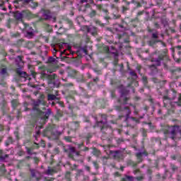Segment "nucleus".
Wrapping results in <instances>:
<instances>
[{
  "instance_id": "f257e3e1",
  "label": "nucleus",
  "mask_w": 181,
  "mask_h": 181,
  "mask_svg": "<svg viewBox=\"0 0 181 181\" xmlns=\"http://www.w3.org/2000/svg\"><path fill=\"white\" fill-rule=\"evenodd\" d=\"M41 105H46V102L43 100H37L33 101V111L35 112H37V115L40 117L41 119H43L44 121H47V119H49V117H50V114H52V110L50 109L46 110V108L43 107L42 110L44 111H42L39 107Z\"/></svg>"
},
{
  "instance_id": "f03ea898",
  "label": "nucleus",
  "mask_w": 181,
  "mask_h": 181,
  "mask_svg": "<svg viewBox=\"0 0 181 181\" xmlns=\"http://www.w3.org/2000/svg\"><path fill=\"white\" fill-rule=\"evenodd\" d=\"M30 74L33 78L38 77V78H40V80H42V81L47 80V84L49 86H53V87H56L57 88H59V83H56V82H54V80L57 78V74H47L46 72H45V71H42L41 73H37L35 71H30Z\"/></svg>"
},
{
  "instance_id": "7ed1b4c3",
  "label": "nucleus",
  "mask_w": 181,
  "mask_h": 181,
  "mask_svg": "<svg viewBox=\"0 0 181 181\" xmlns=\"http://www.w3.org/2000/svg\"><path fill=\"white\" fill-rule=\"evenodd\" d=\"M171 93L173 96L170 95V92L168 94V95L163 96V107L168 108L167 114L168 115H172V114H175V107H173V102L172 100H175L176 98V90L175 89H171Z\"/></svg>"
},
{
  "instance_id": "20e7f679",
  "label": "nucleus",
  "mask_w": 181,
  "mask_h": 181,
  "mask_svg": "<svg viewBox=\"0 0 181 181\" xmlns=\"http://www.w3.org/2000/svg\"><path fill=\"white\" fill-rule=\"evenodd\" d=\"M152 62H155V64H151L149 66L150 69L157 70L156 66H161L162 64L164 66V69L168 70L169 66L166 63L169 62V57L168 56V52L166 51H163L159 53L158 57L156 59H153Z\"/></svg>"
},
{
  "instance_id": "39448f33",
  "label": "nucleus",
  "mask_w": 181,
  "mask_h": 181,
  "mask_svg": "<svg viewBox=\"0 0 181 181\" xmlns=\"http://www.w3.org/2000/svg\"><path fill=\"white\" fill-rule=\"evenodd\" d=\"M180 113L181 114V110H180ZM177 122L176 125L174 126H165L163 129V134L164 135L168 136L169 138H171L173 141H175L176 139V134L177 132V130L179 128L181 127V122L175 119H173V122Z\"/></svg>"
},
{
  "instance_id": "423d86ee",
  "label": "nucleus",
  "mask_w": 181,
  "mask_h": 181,
  "mask_svg": "<svg viewBox=\"0 0 181 181\" xmlns=\"http://www.w3.org/2000/svg\"><path fill=\"white\" fill-rule=\"evenodd\" d=\"M43 136L47 138H53L54 136H60L62 132L57 131L56 129V124H49L42 132Z\"/></svg>"
},
{
  "instance_id": "0eeeda50",
  "label": "nucleus",
  "mask_w": 181,
  "mask_h": 181,
  "mask_svg": "<svg viewBox=\"0 0 181 181\" xmlns=\"http://www.w3.org/2000/svg\"><path fill=\"white\" fill-rule=\"evenodd\" d=\"M102 120L97 122L95 125L93 126V128H97V127H100V131L103 135H105L107 133V130L109 128H111L110 125H108V122H107V116L105 114L99 115Z\"/></svg>"
},
{
  "instance_id": "6e6552de",
  "label": "nucleus",
  "mask_w": 181,
  "mask_h": 181,
  "mask_svg": "<svg viewBox=\"0 0 181 181\" xmlns=\"http://www.w3.org/2000/svg\"><path fill=\"white\" fill-rule=\"evenodd\" d=\"M158 32L153 33L151 35V40L148 41V45L153 47L156 43H161L163 45V47H166V43H165L163 41L161 40H158L159 39V36L158 35Z\"/></svg>"
},
{
  "instance_id": "1a4fd4ad",
  "label": "nucleus",
  "mask_w": 181,
  "mask_h": 181,
  "mask_svg": "<svg viewBox=\"0 0 181 181\" xmlns=\"http://www.w3.org/2000/svg\"><path fill=\"white\" fill-rule=\"evenodd\" d=\"M169 71L173 80H179V78H181V67L173 66L169 69Z\"/></svg>"
},
{
  "instance_id": "9d476101",
  "label": "nucleus",
  "mask_w": 181,
  "mask_h": 181,
  "mask_svg": "<svg viewBox=\"0 0 181 181\" xmlns=\"http://www.w3.org/2000/svg\"><path fill=\"white\" fill-rule=\"evenodd\" d=\"M13 16L14 19L17 21V22H21V23H23V25H24L23 29H26V28H28V24H26L23 22V11L21 12L19 11L13 12Z\"/></svg>"
},
{
  "instance_id": "9b49d317",
  "label": "nucleus",
  "mask_w": 181,
  "mask_h": 181,
  "mask_svg": "<svg viewBox=\"0 0 181 181\" xmlns=\"http://www.w3.org/2000/svg\"><path fill=\"white\" fill-rule=\"evenodd\" d=\"M41 12H42V16L44 17V18H40L39 19L40 22H43V21H49V19H52V18H53V15L50 10L42 8Z\"/></svg>"
},
{
  "instance_id": "f8f14e48",
  "label": "nucleus",
  "mask_w": 181,
  "mask_h": 181,
  "mask_svg": "<svg viewBox=\"0 0 181 181\" xmlns=\"http://www.w3.org/2000/svg\"><path fill=\"white\" fill-rule=\"evenodd\" d=\"M60 170V166L57 165L54 167L49 166L47 170L45 171V175L53 176V175L57 173Z\"/></svg>"
},
{
  "instance_id": "ddd939ff",
  "label": "nucleus",
  "mask_w": 181,
  "mask_h": 181,
  "mask_svg": "<svg viewBox=\"0 0 181 181\" xmlns=\"http://www.w3.org/2000/svg\"><path fill=\"white\" fill-rule=\"evenodd\" d=\"M110 154L112 155V156H113L115 160H122V159H124L122 153H121V152L118 151H110Z\"/></svg>"
},
{
  "instance_id": "4468645a",
  "label": "nucleus",
  "mask_w": 181,
  "mask_h": 181,
  "mask_svg": "<svg viewBox=\"0 0 181 181\" xmlns=\"http://www.w3.org/2000/svg\"><path fill=\"white\" fill-rule=\"evenodd\" d=\"M23 18H26L27 19H35V18H37V14H33L29 11H23Z\"/></svg>"
},
{
  "instance_id": "2eb2a0df",
  "label": "nucleus",
  "mask_w": 181,
  "mask_h": 181,
  "mask_svg": "<svg viewBox=\"0 0 181 181\" xmlns=\"http://www.w3.org/2000/svg\"><path fill=\"white\" fill-rule=\"evenodd\" d=\"M85 29L88 33H90L92 36H97L98 35V30L95 27L89 28L88 26L86 25Z\"/></svg>"
},
{
  "instance_id": "dca6fc26",
  "label": "nucleus",
  "mask_w": 181,
  "mask_h": 181,
  "mask_svg": "<svg viewBox=\"0 0 181 181\" xmlns=\"http://www.w3.org/2000/svg\"><path fill=\"white\" fill-rule=\"evenodd\" d=\"M1 110L3 112V115H5L6 114V110L8 109V102L5 99H4L1 103Z\"/></svg>"
},
{
  "instance_id": "f3484780",
  "label": "nucleus",
  "mask_w": 181,
  "mask_h": 181,
  "mask_svg": "<svg viewBox=\"0 0 181 181\" xmlns=\"http://www.w3.org/2000/svg\"><path fill=\"white\" fill-rule=\"evenodd\" d=\"M16 73L18 77H22L23 78H25V80H28V74L25 71H22L21 68H17L16 69Z\"/></svg>"
},
{
  "instance_id": "a211bd4d",
  "label": "nucleus",
  "mask_w": 181,
  "mask_h": 181,
  "mask_svg": "<svg viewBox=\"0 0 181 181\" xmlns=\"http://www.w3.org/2000/svg\"><path fill=\"white\" fill-rule=\"evenodd\" d=\"M121 94V98L122 97H127L128 94H129V90L127 89L126 88H122L119 91Z\"/></svg>"
},
{
  "instance_id": "6ab92c4d",
  "label": "nucleus",
  "mask_w": 181,
  "mask_h": 181,
  "mask_svg": "<svg viewBox=\"0 0 181 181\" xmlns=\"http://www.w3.org/2000/svg\"><path fill=\"white\" fill-rule=\"evenodd\" d=\"M62 117H63V112L57 110L56 115L54 116V119L59 122L60 121V118H62Z\"/></svg>"
},
{
  "instance_id": "aec40b11",
  "label": "nucleus",
  "mask_w": 181,
  "mask_h": 181,
  "mask_svg": "<svg viewBox=\"0 0 181 181\" xmlns=\"http://www.w3.org/2000/svg\"><path fill=\"white\" fill-rule=\"evenodd\" d=\"M127 166H132V168H136V166H138V163L132 160H129L127 162Z\"/></svg>"
},
{
  "instance_id": "412c9836",
  "label": "nucleus",
  "mask_w": 181,
  "mask_h": 181,
  "mask_svg": "<svg viewBox=\"0 0 181 181\" xmlns=\"http://www.w3.org/2000/svg\"><path fill=\"white\" fill-rule=\"evenodd\" d=\"M72 127H73V129H74L75 131H77V129H79L80 122H78V121L72 122Z\"/></svg>"
},
{
  "instance_id": "4be33fe9",
  "label": "nucleus",
  "mask_w": 181,
  "mask_h": 181,
  "mask_svg": "<svg viewBox=\"0 0 181 181\" xmlns=\"http://www.w3.org/2000/svg\"><path fill=\"white\" fill-rule=\"evenodd\" d=\"M18 105H19V101L18 100L13 99L11 100V107L13 110H16Z\"/></svg>"
},
{
  "instance_id": "5701e85b",
  "label": "nucleus",
  "mask_w": 181,
  "mask_h": 181,
  "mask_svg": "<svg viewBox=\"0 0 181 181\" xmlns=\"http://www.w3.org/2000/svg\"><path fill=\"white\" fill-rule=\"evenodd\" d=\"M136 158L137 159V163H141L143 160L142 159V153L139 152V153H136Z\"/></svg>"
},
{
  "instance_id": "b1692460",
  "label": "nucleus",
  "mask_w": 181,
  "mask_h": 181,
  "mask_svg": "<svg viewBox=\"0 0 181 181\" xmlns=\"http://www.w3.org/2000/svg\"><path fill=\"white\" fill-rule=\"evenodd\" d=\"M12 144H13V139L12 136H8L7 140L5 141V146H9Z\"/></svg>"
},
{
  "instance_id": "393cba45",
  "label": "nucleus",
  "mask_w": 181,
  "mask_h": 181,
  "mask_svg": "<svg viewBox=\"0 0 181 181\" xmlns=\"http://www.w3.org/2000/svg\"><path fill=\"white\" fill-rule=\"evenodd\" d=\"M6 158H9V155L8 154L4 155V151L0 150V160H5Z\"/></svg>"
},
{
  "instance_id": "a878e982",
  "label": "nucleus",
  "mask_w": 181,
  "mask_h": 181,
  "mask_svg": "<svg viewBox=\"0 0 181 181\" xmlns=\"http://www.w3.org/2000/svg\"><path fill=\"white\" fill-rule=\"evenodd\" d=\"M54 100H57V101H59L60 100V98H57L56 95H53V94H48V100L49 101H53Z\"/></svg>"
},
{
  "instance_id": "bb28decb",
  "label": "nucleus",
  "mask_w": 181,
  "mask_h": 181,
  "mask_svg": "<svg viewBox=\"0 0 181 181\" xmlns=\"http://www.w3.org/2000/svg\"><path fill=\"white\" fill-rule=\"evenodd\" d=\"M30 172L31 173L32 177H35L37 181L40 180V178L36 177V170H35V169H30Z\"/></svg>"
},
{
  "instance_id": "cd10ccee",
  "label": "nucleus",
  "mask_w": 181,
  "mask_h": 181,
  "mask_svg": "<svg viewBox=\"0 0 181 181\" xmlns=\"http://www.w3.org/2000/svg\"><path fill=\"white\" fill-rule=\"evenodd\" d=\"M71 77H73L74 78H77V76L78 75V71L76 70H72L69 73Z\"/></svg>"
},
{
  "instance_id": "c85d7f7f",
  "label": "nucleus",
  "mask_w": 181,
  "mask_h": 181,
  "mask_svg": "<svg viewBox=\"0 0 181 181\" xmlns=\"http://www.w3.org/2000/svg\"><path fill=\"white\" fill-rule=\"evenodd\" d=\"M65 179L66 181H71V173L67 171L65 174Z\"/></svg>"
},
{
  "instance_id": "c756f323",
  "label": "nucleus",
  "mask_w": 181,
  "mask_h": 181,
  "mask_svg": "<svg viewBox=\"0 0 181 181\" xmlns=\"http://www.w3.org/2000/svg\"><path fill=\"white\" fill-rule=\"evenodd\" d=\"M135 5L136 8H142V4L139 1H136L135 0H132V3Z\"/></svg>"
},
{
  "instance_id": "7c9ffc66",
  "label": "nucleus",
  "mask_w": 181,
  "mask_h": 181,
  "mask_svg": "<svg viewBox=\"0 0 181 181\" xmlns=\"http://www.w3.org/2000/svg\"><path fill=\"white\" fill-rule=\"evenodd\" d=\"M64 22H66L70 28H71V26H73V21H71V20H70L68 18H65L62 19Z\"/></svg>"
},
{
  "instance_id": "2f4dec72",
  "label": "nucleus",
  "mask_w": 181,
  "mask_h": 181,
  "mask_svg": "<svg viewBox=\"0 0 181 181\" xmlns=\"http://www.w3.org/2000/svg\"><path fill=\"white\" fill-rule=\"evenodd\" d=\"M85 138L86 139V144H90V139L93 138V133H88Z\"/></svg>"
},
{
  "instance_id": "473e14b6",
  "label": "nucleus",
  "mask_w": 181,
  "mask_h": 181,
  "mask_svg": "<svg viewBox=\"0 0 181 181\" xmlns=\"http://www.w3.org/2000/svg\"><path fill=\"white\" fill-rule=\"evenodd\" d=\"M122 181H134V177L127 175L126 177H123Z\"/></svg>"
},
{
  "instance_id": "72a5a7b5",
  "label": "nucleus",
  "mask_w": 181,
  "mask_h": 181,
  "mask_svg": "<svg viewBox=\"0 0 181 181\" xmlns=\"http://www.w3.org/2000/svg\"><path fill=\"white\" fill-rule=\"evenodd\" d=\"M133 178H134V179H136V180H137V181H143L144 179H145V177L144 176V174L140 173V175H139V176L136 177H133Z\"/></svg>"
},
{
  "instance_id": "f704fd0d",
  "label": "nucleus",
  "mask_w": 181,
  "mask_h": 181,
  "mask_svg": "<svg viewBox=\"0 0 181 181\" xmlns=\"http://www.w3.org/2000/svg\"><path fill=\"white\" fill-rule=\"evenodd\" d=\"M100 153H101L100 150L97 149V148H95V147L93 148V154L95 156H100Z\"/></svg>"
},
{
  "instance_id": "c9c22d12",
  "label": "nucleus",
  "mask_w": 181,
  "mask_h": 181,
  "mask_svg": "<svg viewBox=\"0 0 181 181\" xmlns=\"http://www.w3.org/2000/svg\"><path fill=\"white\" fill-rule=\"evenodd\" d=\"M92 163L96 170H98L100 169V165L98 164V161L95 160L93 161Z\"/></svg>"
},
{
  "instance_id": "e433bc0d",
  "label": "nucleus",
  "mask_w": 181,
  "mask_h": 181,
  "mask_svg": "<svg viewBox=\"0 0 181 181\" xmlns=\"http://www.w3.org/2000/svg\"><path fill=\"white\" fill-rule=\"evenodd\" d=\"M80 176H84V171L83 170H78L76 172V177H80Z\"/></svg>"
},
{
  "instance_id": "4c0bfd02",
  "label": "nucleus",
  "mask_w": 181,
  "mask_h": 181,
  "mask_svg": "<svg viewBox=\"0 0 181 181\" xmlns=\"http://www.w3.org/2000/svg\"><path fill=\"white\" fill-rule=\"evenodd\" d=\"M127 11H129V8L127 6H122V13H126Z\"/></svg>"
},
{
  "instance_id": "58836bf2",
  "label": "nucleus",
  "mask_w": 181,
  "mask_h": 181,
  "mask_svg": "<svg viewBox=\"0 0 181 181\" xmlns=\"http://www.w3.org/2000/svg\"><path fill=\"white\" fill-rule=\"evenodd\" d=\"M151 81H153V83H155L156 84H160V83L162 82V81H160L158 78H155V77L151 78Z\"/></svg>"
},
{
  "instance_id": "ea45409f",
  "label": "nucleus",
  "mask_w": 181,
  "mask_h": 181,
  "mask_svg": "<svg viewBox=\"0 0 181 181\" xmlns=\"http://www.w3.org/2000/svg\"><path fill=\"white\" fill-rule=\"evenodd\" d=\"M1 73L3 76L8 74V68H2Z\"/></svg>"
},
{
  "instance_id": "a19ab883",
  "label": "nucleus",
  "mask_w": 181,
  "mask_h": 181,
  "mask_svg": "<svg viewBox=\"0 0 181 181\" xmlns=\"http://www.w3.org/2000/svg\"><path fill=\"white\" fill-rule=\"evenodd\" d=\"M11 23H12V19L9 18L6 23V26L8 29H11Z\"/></svg>"
},
{
  "instance_id": "79ce46f5",
  "label": "nucleus",
  "mask_w": 181,
  "mask_h": 181,
  "mask_svg": "<svg viewBox=\"0 0 181 181\" xmlns=\"http://www.w3.org/2000/svg\"><path fill=\"white\" fill-rule=\"evenodd\" d=\"M28 105H29V103H28V102H25L23 103V107L25 108L24 111H30V109L28 107Z\"/></svg>"
},
{
  "instance_id": "37998d69",
  "label": "nucleus",
  "mask_w": 181,
  "mask_h": 181,
  "mask_svg": "<svg viewBox=\"0 0 181 181\" xmlns=\"http://www.w3.org/2000/svg\"><path fill=\"white\" fill-rule=\"evenodd\" d=\"M38 6H39V4H37V2L32 1V5H31L32 9H36V8H37Z\"/></svg>"
},
{
  "instance_id": "c03bdc74",
  "label": "nucleus",
  "mask_w": 181,
  "mask_h": 181,
  "mask_svg": "<svg viewBox=\"0 0 181 181\" xmlns=\"http://www.w3.org/2000/svg\"><path fill=\"white\" fill-rule=\"evenodd\" d=\"M56 62V59L52 57H49L47 59V63H54Z\"/></svg>"
},
{
  "instance_id": "a18cd8bd",
  "label": "nucleus",
  "mask_w": 181,
  "mask_h": 181,
  "mask_svg": "<svg viewBox=\"0 0 181 181\" xmlns=\"http://www.w3.org/2000/svg\"><path fill=\"white\" fill-rule=\"evenodd\" d=\"M0 54H1V56L3 57H6V56H8V53L5 52V49H2L1 51H0Z\"/></svg>"
},
{
  "instance_id": "49530a36",
  "label": "nucleus",
  "mask_w": 181,
  "mask_h": 181,
  "mask_svg": "<svg viewBox=\"0 0 181 181\" xmlns=\"http://www.w3.org/2000/svg\"><path fill=\"white\" fill-rule=\"evenodd\" d=\"M129 74L130 76H132V77H134V78H138V75H136L135 71H131Z\"/></svg>"
},
{
  "instance_id": "de8ad7c7",
  "label": "nucleus",
  "mask_w": 181,
  "mask_h": 181,
  "mask_svg": "<svg viewBox=\"0 0 181 181\" xmlns=\"http://www.w3.org/2000/svg\"><path fill=\"white\" fill-rule=\"evenodd\" d=\"M179 58L174 59V60L176 62V63H180L181 62V52L178 51Z\"/></svg>"
},
{
  "instance_id": "09e8293b",
  "label": "nucleus",
  "mask_w": 181,
  "mask_h": 181,
  "mask_svg": "<svg viewBox=\"0 0 181 181\" xmlns=\"http://www.w3.org/2000/svg\"><path fill=\"white\" fill-rule=\"evenodd\" d=\"M103 52H104V53H110V47H108V46L103 47Z\"/></svg>"
},
{
  "instance_id": "8fccbe9b",
  "label": "nucleus",
  "mask_w": 181,
  "mask_h": 181,
  "mask_svg": "<svg viewBox=\"0 0 181 181\" xmlns=\"http://www.w3.org/2000/svg\"><path fill=\"white\" fill-rule=\"evenodd\" d=\"M71 136H66L64 137V141H66V142H71Z\"/></svg>"
},
{
  "instance_id": "3c124183",
  "label": "nucleus",
  "mask_w": 181,
  "mask_h": 181,
  "mask_svg": "<svg viewBox=\"0 0 181 181\" xmlns=\"http://www.w3.org/2000/svg\"><path fill=\"white\" fill-rule=\"evenodd\" d=\"M141 134H142V136H144V138H146V136H148L147 131L145 129H142Z\"/></svg>"
},
{
  "instance_id": "603ef678",
  "label": "nucleus",
  "mask_w": 181,
  "mask_h": 181,
  "mask_svg": "<svg viewBox=\"0 0 181 181\" xmlns=\"http://www.w3.org/2000/svg\"><path fill=\"white\" fill-rule=\"evenodd\" d=\"M95 23H96L97 25H99V26H101L102 28H104V26H105V23H103L100 21H98V20H97V21H95Z\"/></svg>"
},
{
  "instance_id": "864d4df0",
  "label": "nucleus",
  "mask_w": 181,
  "mask_h": 181,
  "mask_svg": "<svg viewBox=\"0 0 181 181\" xmlns=\"http://www.w3.org/2000/svg\"><path fill=\"white\" fill-rule=\"evenodd\" d=\"M23 42H25V40H23V39H21L17 40V45L18 46H22V45H23Z\"/></svg>"
},
{
  "instance_id": "5fc2aeb1",
  "label": "nucleus",
  "mask_w": 181,
  "mask_h": 181,
  "mask_svg": "<svg viewBox=\"0 0 181 181\" xmlns=\"http://www.w3.org/2000/svg\"><path fill=\"white\" fill-rule=\"evenodd\" d=\"M0 86H1V87H6V81H5L4 79L1 80Z\"/></svg>"
},
{
  "instance_id": "6e6d98bb",
  "label": "nucleus",
  "mask_w": 181,
  "mask_h": 181,
  "mask_svg": "<svg viewBox=\"0 0 181 181\" xmlns=\"http://www.w3.org/2000/svg\"><path fill=\"white\" fill-rule=\"evenodd\" d=\"M133 100L135 103H138V101H141V97L136 95L133 98Z\"/></svg>"
},
{
  "instance_id": "4d7b16f0",
  "label": "nucleus",
  "mask_w": 181,
  "mask_h": 181,
  "mask_svg": "<svg viewBox=\"0 0 181 181\" xmlns=\"http://www.w3.org/2000/svg\"><path fill=\"white\" fill-rule=\"evenodd\" d=\"M95 15H97V11H95V10H93V11L90 13V18H94V16H95Z\"/></svg>"
},
{
  "instance_id": "13d9d810",
  "label": "nucleus",
  "mask_w": 181,
  "mask_h": 181,
  "mask_svg": "<svg viewBox=\"0 0 181 181\" xmlns=\"http://www.w3.org/2000/svg\"><path fill=\"white\" fill-rule=\"evenodd\" d=\"M175 104H176V105L178 107H181V95H180L178 102H175Z\"/></svg>"
},
{
  "instance_id": "bf43d9fd",
  "label": "nucleus",
  "mask_w": 181,
  "mask_h": 181,
  "mask_svg": "<svg viewBox=\"0 0 181 181\" xmlns=\"http://www.w3.org/2000/svg\"><path fill=\"white\" fill-rule=\"evenodd\" d=\"M170 167H171L173 172L177 170V166H176L175 164H171Z\"/></svg>"
},
{
  "instance_id": "052dcab7",
  "label": "nucleus",
  "mask_w": 181,
  "mask_h": 181,
  "mask_svg": "<svg viewBox=\"0 0 181 181\" xmlns=\"http://www.w3.org/2000/svg\"><path fill=\"white\" fill-rule=\"evenodd\" d=\"M40 146L42 148H46V141H45V140L40 141Z\"/></svg>"
},
{
  "instance_id": "680f3d73",
  "label": "nucleus",
  "mask_w": 181,
  "mask_h": 181,
  "mask_svg": "<svg viewBox=\"0 0 181 181\" xmlns=\"http://www.w3.org/2000/svg\"><path fill=\"white\" fill-rule=\"evenodd\" d=\"M81 50L85 53V54H88V51L87 50V46H85L81 48Z\"/></svg>"
},
{
  "instance_id": "e2e57ef3",
  "label": "nucleus",
  "mask_w": 181,
  "mask_h": 181,
  "mask_svg": "<svg viewBox=\"0 0 181 181\" xmlns=\"http://www.w3.org/2000/svg\"><path fill=\"white\" fill-rule=\"evenodd\" d=\"M142 81L144 84H148V78L146 76H143Z\"/></svg>"
},
{
  "instance_id": "0e129e2a",
  "label": "nucleus",
  "mask_w": 181,
  "mask_h": 181,
  "mask_svg": "<svg viewBox=\"0 0 181 181\" xmlns=\"http://www.w3.org/2000/svg\"><path fill=\"white\" fill-rule=\"evenodd\" d=\"M131 119H132V121H134V122H136V124H139V122H140L139 119H137V118L134 117H132Z\"/></svg>"
},
{
  "instance_id": "69168bd1",
  "label": "nucleus",
  "mask_w": 181,
  "mask_h": 181,
  "mask_svg": "<svg viewBox=\"0 0 181 181\" xmlns=\"http://www.w3.org/2000/svg\"><path fill=\"white\" fill-rule=\"evenodd\" d=\"M93 71H94L95 73H97L98 75L103 74V73L101 72V70H100V69H93Z\"/></svg>"
},
{
  "instance_id": "338daca9",
  "label": "nucleus",
  "mask_w": 181,
  "mask_h": 181,
  "mask_svg": "<svg viewBox=\"0 0 181 181\" xmlns=\"http://www.w3.org/2000/svg\"><path fill=\"white\" fill-rule=\"evenodd\" d=\"M97 9H98V11H101L103 9V4H95Z\"/></svg>"
},
{
  "instance_id": "774afa93",
  "label": "nucleus",
  "mask_w": 181,
  "mask_h": 181,
  "mask_svg": "<svg viewBox=\"0 0 181 181\" xmlns=\"http://www.w3.org/2000/svg\"><path fill=\"white\" fill-rule=\"evenodd\" d=\"M54 177H51V178H49V177H45L44 178V181H54Z\"/></svg>"
}]
</instances>
